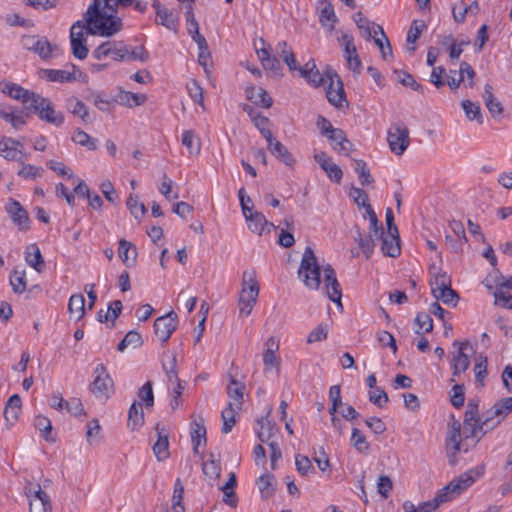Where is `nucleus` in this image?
<instances>
[{
	"mask_svg": "<svg viewBox=\"0 0 512 512\" xmlns=\"http://www.w3.org/2000/svg\"><path fill=\"white\" fill-rule=\"evenodd\" d=\"M133 2H93L84 14L83 21L91 35L111 36L119 32L122 22L117 14L118 5L127 6Z\"/></svg>",
	"mask_w": 512,
	"mask_h": 512,
	"instance_id": "1",
	"label": "nucleus"
},
{
	"mask_svg": "<svg viewBox=\"0 0 512 512\" xmlns=\"http://www.w3.org/2000/svg\"><path fill=\"white\" fill-rule=\"evenodd\" d=\"M92 56L97 60H111L118 62H146L149 59V52L143 45H127L123 41H106L96 47Z\"/></svg>",
	"mask_w": 512,
	"mask_h": 512,
	"instance_id": "2",
	"label": "nucleus"
},
{
	"mask_svg": "<svg viewBox=\"0 0 512 512\" xmlns=\"http://www.w3.org/2000/svg\"><path fill=\"white\" fill-rule=\"evenodd\" d=\"M298 276L307 288L319 289L321 284V268L310 246H307L304 250L298 269Z\"/></svg>",
	"mask_w": 512,
	"mask_h": 512,
	"instance_id": "3",
	"label": "nucleus"
},
{
	"mask_svg": "<svg viewBox=\"0 0 512 512\" xmlns=\"http://www.w3.org/2000/svg\"><path fill=\"white\" fill-rule=\"evenodd\" d=\"M27 109L36 113L41 121L53 126L60 127L64 123L63 112L56 110L52 101L40 94L33 96V101L27 106Z\"/></svg>",
	"mask_w": 512,
	"mask_h": 512,
	"instance_id": "4",
	"label": "nucleus"
},
{
	"mask_svg": "<svg viewBox=\"0 0 512 512\" xmlns=\"http://www.w3.org/2000/svg\"><path fill=\"white\" fill-rule=\"evenodd\" d=\"M91 35L88 32V25L83 20L76 21L70 28V43L72 54L75 58L83 60L88 56L86 37Z\"/></svg>",
	"mask_w": 512,
	"mask_h": 512,
	"instance_id": "5",
	"label": "nucleus"
},
{
	"mask_svg": "<svg viewBox=\"0 0 512 512\" xmlns=\"http://www.w3.org/2000/svg\"><path fill=\"white\" fill-rule=\"evenodd\" d=\"M91 392L99 399H108L114 392V382L104 364H98L94 370Z\"/></svg>",
	"mask_w": 512,
	"mask_h": 512,
	"instance_id": "6",
	"label": "nucleus"
},
{
	"mask_svg": "<svg viewBox=\"0 0 512 512\" xmlns=\"http://www.w3.org/2000/svg\"><path fill=\"white\" fill-rule=\"evenodd\" d=\"M512 412V399L509 397L498 400L490 409L483 413V425L488 429L496 428L509 413Z\"/></svg>",
	"mask_w": 512,
	"mask_h": 512,
	"instance_id": "7",
	"label": "nucleus"
},
{
	"mask_svg": "<svg viewBox=\"0 0 512 512\" xmlns=\"http://www.w3.org/2000/svg\"><path fill=\"white\" fill-rule=\"evenodd\" d=\"M390 150L396 155H402L410 144L409 130L403 123H395L387 132Z\"/></svg>",
	"mask_w": 512,
	"mask_h": 512,
	"instance_id": "8",
	"label": "nucleus"
},
{
	"mask_svg": "<svg viewBox=\"0 0 512 512\" xmlns=\"http://www.w3.org/2000/svg\"><path fill=\"white\" fill-rule=\"evenodd\" d=\"M474 481L473 476L466 472L450 481L438 493L449 502L469 488Z\"/></svg>",
	"mask_w": 512,
	"mask_h": 512,
	"instance_id": "9",
	"label": "nucleus"
},
{
	"mask_svg": "<svg viewBox=\"0 0 512 512\" xmlns=\"http://www.w3.org/2000/svg\"><path fill=\"white\" fill-rule=\"evenodd\" d=\"M23 47L33 51L42 59H48L53 52L57 50V46L51 44L47 38L38 35L24 36L22 39Z\"/></svg>",
	"mask_w": 512,
	"mask_h": 512,
	"instance_id": "10",
	"label": "nucleus"
},
{
	"mask_svg": "<svg viewBox=\"0 0 512 512\" xmlns=\"http://www.w3.org/2000/svg\"><path fill=\"white\" fill-rule=\"evenodd\" d=\"M461 424L458 420L453 418L452 423L450 424L448 436L446 438V450L447 456L449 460V464L454 466L457 462V453L461 449Z\"/></svg>",
	"mask_w": 512,
	"mask_h": 512,
	"instance_id": "11",
	"label": "nucleus"
},
{
	"mask_svg": "<svg viewBox=\"0 0 512 512\" xmlns=\"http://www.w3.org/2000/svg\"><path fill=\"white\" fill-rule=\"evenodd\" d=\"M30 512H51L52 505L48 494L42 490L39 484L31 485L28 488Z\"/></svg>",
	"mask_w": 512,
	"mask_h": 512,
	"instance_id": "12",
	"label": "nucleus"
},
{
	"mask_svg": "<svg viewBox=\"0 0 512 512\" xmlns=\"http://www.w3.org/2000/svg\"><path fill=\"white\" fill-rule=\"evenodd\" d=\"M326 76L330 80L329 86L326 90L328 102L337 108L342 107L343 102H346L342 81L338 74L333 70H328Z\"/></svg>",
	"mask_w": 512,
	"mask_h": 512,
	"instance_id": "13",
	"label": "nucleus"
},
{
	"mask_svg": "<svg viewBox=\"0 0 512 512\" xmlns=\"http://www.w3.org/2000/svg\"><path fill=\"white\" fill-rule=\"evenodd\" d=\"M178 325V318L174 311L158 317L154 322V332L160 341L167 342Z\"/></svg>",
	"mask_w": 512,
	"mask_h": 512,
	"instance_id": "14",
	"label": "nucleus"
},
{
	"mask_svg": "<svg viewBox=\"0 0 512 512\" xmlns=\"http://www.w3.org/2000/svg\"><path fill=\"white\" fill-rule=\"evenodd\" d=\"M324 272V288L327 297L338 306L342 307L341 298L342 290L341 286L336 278L335 270L331 265H327L323 268Z\"/></svg>",
	"mask_w": 512,
	"mask_h": 512,
	"instance_id": "15",
	"label": "nucleus"
},
{
	"mask_svg": "<svg viewBox=\"0 0 512 512\" xmlns=\"http://www.w3.org/2000/svg\"><path fill=\"white\" fill-rule=\"evenodd\" d=\"M453 346H457L458 350L451 360V368L453 370V378L450 380L451 382H455L456 377H458L461 373L465 372L470 366L469 357L464 352L465 349L469 346V342H460L458 340H455L453 342Z\"/></svg>",
	"mask_w": 512,
	"mask_h": 512,
	"instance_id": "16",
	"label": "nucleus"
},
{
	"mask_svg": "<svg viewBox=\"0 0 512 512\" xmlns=\"http://www.w3.org/2000/svg\"><path fill=\"white\" fill-rule=\"evenodd\" d=\"M5 210L19 230L26 231L29 229L28 213L19 201L10 198L5 205Z\"/></svg>",
	"mask_w": 512,
	"mask_h": 512,
	"instance_id": "17",
	"label": "nucleus"
},
{
	"mask_svg": "<svg viewBox=\"0 0 512 512\" xmlns=\"http://www.w3.org/2000/svg\"><path fill=\"white\" fill-rule=\"evenodd\" d=\"M259 295V286L256 282L251 283L247 288H243L239 298V311L241 315L251 314Z\"/></svg>",
	"mask_w": 512,
	"mask_h": 512,
	"instance_id": "18",
	"label": "nucleus"
},
{
	"mask_svg": "<svg viewBox=\"0 0 512 512\" xmlns=\"http://www.w3.org/2000/svg\"><path fill=\"white\" fill-rule=\"evenodd\" d=\"M156 12V22L169 30L176 31L178 24V12L174 9L167 8L161 2H153Z\"/></svg>",
	"mask_w": 512,
	"mask_h": 512,
	"instance_id": "19",
	"label": "nucleus"
},
{
	"mask_svg": "<svg viewBox=\"0 0 512 512\" xmlns=\"http://www.w3.org/2000/svg\"><path fill=\"white\" fill-rule=\"evenodd\" d=\"M0 89L2 93L9 95L11 98L21 100L26 107L33 101V96L37 95L35 92L26 90L20 85L8 81H1Z\"/></svg>",
	"mask_w": 512,
	"mask_h": 512,
	"instance_id": "20",
	"label": "nucleus"
},
{
	"mask_svg": "<svg viewBox=\"0 0 512 512\" xmlns=\"http://www.w3.org/2000/svg\"><path fill=\"white\" fill-rule=\"evenodd\" d=\"M243 215L247 221L248 228L253 233L261 235L263 233H269L272 228H274L273 223L267 221L261 212L252 211V208Z\"/></svg>",
	"mask_w": 512,
	"mask_h": 512,
	"instance_id": "21",
	"label": "nucleus"
},
{
	"mask_svg": "<svg viewBox=\"0 0 512 512\" xmlns=\"http://www.w3.org/2000/svg\"><path fill=\"white\" fill-rule=\"evenodd\" d=\"M157 433V441L154 443L152 449L159 461H163L169 457V440L167 430L157 423L155 426Z\"/></svg>",
	"mask_w": 512,
	"mask_h": 512,
	"instance_id": "22",
	"label": "nucleus"
},
{
	"mask_svg": "<svg viewBox=\"0 0 512 512\" xmlns=\"http://www.w3.org/2000/svg\"><path fill=\"white\" fill-rule=\"evenodd\" d=\"M326 137L335 151L348 155L352 150L353 144L347 139L342 129L335 128Z\"/></svg>",
	"mask_w": 512,
	"mask_h": 512,
	"instance_id": "23",
	"label": "nucleus"
},
{
	"mask_svg": "<svg viewBox=\"0 0 512 512\" xmlns=\"http://www.w3.org/2000/svg\"><path fill=\"white\" fill-rule=\"evenodd\" d=\"M267 141V148L280 161L287 166H292L295 163V159L289 150L273 136Z\"/></svg>",
	"mask_w": 512,
	"mask_h": 512,
	"instance_id": "24",
	"label": "nucleus"
},
{
	"mask_svg": "<svg viewBox=\"0 0 512 512\" xmlns=\"http://www.w3.org/2000/svg\"><path fill=\"white\" fill-rule=\"evenodd\" d=\"M245 94L248 100L252 101L255 105L270 108L273 100L268 92L262 87L250 86L245 89Z\"/></svg>",
	"mask_w": 512,
	"mask_h": 512,
	"instance_id": "25",
	"label": "nucleus"
},
{
	"mask_svg": "<svg viewBox=\"0 0 512 512\" xmlns=\"http://www.w3.org/2000/svg\"><path fill=\"white\" fill-rule=\"evenodd\" d=\"M443 503H446V499L437 492L433 499L423 502L417 507L413 503L406 501L403 508L405 512H436Z\"/></svg>",
	"mask_w": 512,
	"mask_h": 512,
	"instance_id": "26",
	"label": "nucleus"
},
{
	"mask_svg": "<svg viewBox=\"0 0 512 512\" xmlns=\"http://www.w3.org/2000/svg\"><path fill=\"white\" fill-rule=\"evenodd\" d=\"M324 3L325 5L322 8H318L319 22L323 28L328 31H333L335 24L338 22V18L331 2Z\"/></svg>",
	"mask_w": 512,
	"mask_h": 512,
	"instance_id": "27",
	"label": "nucleus"
},
{
	"mask_svg": "<svg viewBox=\"0 0 512 512\" xmlns=\"http://www.w3.org/2000/svg\"><path fill=\"white\" fill-rule=\"evenodd\" d=\"M480 8L478 2H471L469 5L466 2H458L452 7V14L455 22L463 23L468 14L476 15Z\"/></svg>",
	"mask_w": 512,
	"mask_h": 512,
	"instance_id": "28",
	"label": "nucleus"
},
{
	"mask_svg": "<svg viewBox=\"0 0 512 512\" xmlns=\"http://www.w3.org/2000/svg\"><path fill=\"white\" fill-rule=\"evenodd\" d=\"M382 239L381 250L384 255L395 258L400 255V237L399 233L388 234L386 236L379 237Z\"/></svg>",
	"mask_w": 512,
	"mask_h": 512,
	"instance_id": "29",
	"label": "nucleus"
},
{
	"mask_svg": "<svg viewBox=\"0 0 512 512\" xmlns=\"http://www.w3.org/2000/svg\"><path fill=\"white\" fill-rule=\"evenodd\" d=\"M490 429L483 425V416L481 421L474 422H463V428L461 430L465 439L477 438L478 442Z\"/></svg>",
	"mask_w": 512,
	"mask_h": 512,
	"instance_id": "30",
	"label": "nucleus"
},
{
	"mask_svg": "<svg viewBox=\"0 0 512 512\" xmlns=\"http://www.w3.org/2000/svg\"><path fill=\"white\" fill-rule=\"evenodd\" d=\"M299 73L308 81V83L315 87L322 85L324 82V78L316 68L314 60L308 61L301 69H299Z\"/></svg>",
	"mask_w": 512,
	"mask_h": 512,
	"instance_id": "31",
	"label": "nucleus"
},
{
	"mask_svg": "<svg viewBox=\"0 0 512 512\" xmlns=\"http://www.w3.org/2000/svg\"><path fill=\"white\" fill-rule=\"evenodd\" d=\"M6 136L0 138V156L8 161H17L23 163L26 154L16 146L6 143Z\"/></svg>",
	"mask_w": 512,
	"mask_h": 512,
	"instance_id": "32",
	"label": "nucleus"
},
{
	"mask_svg": "<svg viewBox=\"0 0 512 512\" xmlns=\"http://www.w3.org/2000/svg\"><path fill=\"white\" fill-rule=\"evenodd\" d=\"M25 260L29 266L37 272H41L45 267V262L39 247L36 244H30L25 250Z\"/></svg>",
	"mask_w": 512,
	"mask_h": 512,
	"instance_id": "33",
	"label": "nucleus"
},
{
	"mask_svg": "<svg viewBox=\"0 0 512 512\" xmlns=\"http://www.w3.org/2000/svg\"><path fill=\"white\" fill-rule=\"evenodd\" d=\"M66 109L73 115L79 117L83 122L89 120V109L84 102L75 96H71L65 101Z\"/></svg>",
	"mask_w": 512,
	"mask_h": 512,
	"instance_id": "34",
	"label": "nucleus"
},
{
	"mask_svg": "<svg viewBox=\"0 0 512 512\" xmlns=\"http://www.w3.org/2000/svg\"><path fill=\"white\" fill-rule=\"evenodd\" d=\"M118 254L126 267L131 268L136 264L137 251L130 242L121 239L119 241Z\"/></svg>",
	"mask_w": 512,
	"mask_h": 512,
	"instance_id": "35",
	"label": "nucleus"
},
{
	"mask_svg": "<svg viewBox=\"0 0 512 512\" xmlns=\"http://www.w3.org/2000/svg\"><path fill=\"white\" fill-rule=\"evenodd\" d=\"M259 429L257 431V437L262 443H271V439L274 437L278 428L268 419V415L257 421Z\"/></svg>",
	"mask_w": 512,
	"mask_h": 512,
	"instance_id": "36",
	"label": "nucleus"
},
{
	"mask_svg": "<svg viewBox=\"0 0 512 512\" xmlns=\"http://www.w3.org/2000/svg\"><path fill=\"white\" fill-rule=\"evenodd\" d=\"M21 411V398L18 394H13L9 397L4 408V418L6 422L13 424L19 416Z\"/></svg>",
	"mask_w": 512,
	"mask_h": 512,
	"instance_id": "37",
	"label": "nucleus"
},
{
	"mask_svg": "<svg viewBox=\"0 0 512 512\" xmlns=\"http://www.w3.org/2000/svg\"><path fill=\"white\" fill-rule=\"evenodd\" d=\"M483 99L492 117H498L503 113L502 104L493 95L492 86L490 84H486L484 87Z\"/></svg>",
	"mask_w": 512,
	"mask_h": 512,
	"instance_id": "38",
	"label": "nucleus"
},
{
	"mask_svg": "<svg viewBox=\"0 0 512 512\" xmlns=\"http://www.w3.org/2000/svg\"><path fill=\"white\" fill-rule=\"evenodd\" d=\"M245 386L242 382L231 378L230 383L227 386V394L230 398L229 402H233L237 409L242 408L243 394Z\"/></svg>",
	"mask_w": 512,
	"mask_h": 512,
	"instance_id": "39",
	"label": "nucleus"
},
{
	"mask_svg": "<svg viewBox=\"0 0 512 512\" xmlns=\"http://www.w3.org/2000/svg\"><path fill=\"white\" fill-rule=\"evenodd\" d=\"M191 441L193 444V451L196 454L199 452L201 442L204 444L206 443V428L202 418L199 422L193 421L191 424Z\"/></svg>",
	"mask_w": 512,
	"mask_h": 512,
	"instance_id": "40",
	"label": "nucleus"
},
{
	"mask_svg": "<svg viewBox=\"0 0 512 512\" xmlns=\"http://www.w3.org/2000/svg\"><path fill=\"white\" fill-rule=\"evenodd\" d=\"M426 23L424 20H413L412 24L407 32L406 42L407 49L411 52L416 50L414 44L420 38V35L424 29H426Z\"/></svg>",
	"mask_w": 512,
	"mask_h": 512,
	"instance_id": "41",
	"label": "nucleus"
},
{
	"mask_svg": "<svg viewBox=\"0 0 512 512\" xmlns=\"http://www.w3.org/2000/svg\"><path fill=\"white\" fill-rule=\"evenodd\" d=\"M144 424V413L141 402H134L128 411L127 425L132 430L140 428Z\"/></svg>",
	"mask_w": 512,
	"mask_h": 512,
	"instance_id": "42",
	"label": "nucleus"
},
{
	"mask_svg": "<svg viewBox=\"0 0 512 512\" xmlns=\"http://www.w3.org/2000/svg\"><path fill=\"white\" fill-rule=\"evenodd\" d=\"M0 117L10 123L15 130L22 129L26 124V116L24 112L20 110L6 111L4 109H0Z\"/></svg>",
	"mask_w": 512,
	"mask_h": 512,
	"instance_id": "43",
	"label": "nucleus"
},
{
	"mask_svg": "<svg viewBox=\"0 0 512 512\" xmlns=\"http://www.w3.org/2000/svg\"><path fill=\"white\" fill-rule=\"evenodd\" d=\"M202 471L209 483L212 485L219 477L221 473V464L219 460L213 458V454L210 455V459L206 460L202 464Z\"/></svg>",
	"mask_w": 512,
	"mask_h": 512,
	"instance_id": "44",
	"label": "nucleus"
},
{
	"mask_svg": "<svg viewBox=\"0 0 512 512\" xmlns=\"http://www.w3.org/2000/svg\"><path fill=\"white\" fill-rule=\"evenodd\" d=\"M181 141L191 155H198L201 150L200 138L193 130H185L182 133Z\"/></svg>",
	"mask_w": 512,
	"mask_h": 512,
	"instance_id": "45",
	"label": "nucleus"
},
{
	"mask_svg": "<svg viewBox=\"0 0 512 512\" xmlns=\"http://www.w3.org/2000/svg\"><path fill=\"white\" fill-rule=\"evenodd\" d=\"M68 310L71 317L74 316L76 320L81 319L85 313L84 296L82 294L72 295L68 302Z\"/></svg>",
	"mask_w": 512,
	"mask_h": 512,
	"instance_id": "46",
	"label": "nucleus"
},
{
	"mask_svg": "<svg viewBox=\"0 0 512 512\" xmlns=\"http://www.w3.org/2000/svg\"><path fill=\"white\" fill-rule=\"evenodd\" d=\"M237 409L233 402H228L227 407L221 412V418L223 421L222 432L224 434L229 433L236 423L235 416Z\"/></svg>",
	"mask_w": 512,
	"mask_h": 512,
	"instance_id": "47",
	"label": "nucleus"
},
{
	"mask_svg": "<svg viewBox=\"0 0 512 512\" xmlns=\"http://www.w3.org/2000/svg\"><path fill=\"white\" fill-rule=\"evenodd\" d=\"M71 139L76 144L84 146L90 151H94L97 149L98 140L96 138H92L89 134H87L80 128H77L74 131Z\"/></svg>",
	"mask_w": 512,
	"mask_h": 512,
	"instance_id": "48",
	"label": "nucleus"
},
{
	"mask_svg": "<svg viewBox=\"0 0 512 512\" xmlns=\"http://www.w3.org/2000/svg\"><path fill=\"white\" fill-rule=\"evenodd\" d=\"M375 236L373 234L364 235L360 229H357L355 235V241L358 243L359 247L362 249L363 253L366 257H370L373 252L375 246Z\"/></svg>",
	"mask_w": 512,
	"mask_h": 512,
	"instance_id": "49",
	"label": "nucleus"
},
{
	"mask_svg": "<svg viewBox=\"0 0 512 512\" xmlns=\"http://www.w3.org/2000/svg\"><path fill=\"white\" fill-rule=\"evenodd\" d=\"M118 97L120 104L128 107L140 106L147 100L145 94L133 93L129 91H121Z\"/></svg>",
	"mask_w": 512,
	"mask_h": 512,
	"instance_id": "50",
	"label": "nucleus"
},
{
	"mask_svg": "<svg viewBox=\"0 0 512 512\" xmlns=\"http://www.w3.org/2000/svg\"><path fill=\"white\" fill-rule=\"evenodd\" d=\"M187 30L194 42H196L199 51H209L206 39L199 32V25L195 19L187 21Z\"/></svg>",
	"mask_w": 512,
	"mask_h": 512,
	"instance_id": "51",
	"label": "nucleus"
},
{
	"mask_svg": "<svg viewBox=\"0 0 512 512\" xmlns=\"http://www.w3.org/2000/svg\"><path fill=\"white\" fill-rule=\"evenodd\" d=\"M163 370L166 373L167 379L169 382H173L177 380L178 371H177V360L174 354H165L162 362Z\"/></svg>",
	"mask_w": 512,
	"mask_h": 512,
	"instance_id": "52",
	"label": "nucleus"
},
{
	"mask_svg": "<svg viewBox=\"0 0 512 512\" xmlns=\"http://www.w3.org/2000/svg\"><path fill=\"white\" fill-rule=\"evenodd\" d=\"M354 170L358 174L361 185H369L374 182V179L370 173L369 168L364 160H354Z\"/></svg>",
	"mask_w": 512,
	"mask_h": 512,
	"instance_id": "53",
	"label": "nucleus"
},
{
	"mask_svg": "<svg viewBox=\"0 0 512 512\" xmlns=\"http://www.w3.org/2000/svg\"><path fill=\"white\" fill-rule=\"evenodd\" d=\"M48 80L53 82H73L76 80L75 74L66 70L48 69L45 71Z\"/></svg>",
	"mask_w": 512,
	"mask_h": 512,
	"instance_id": "54",
	"label": "nucleus"
},
{
	"mask_svg": "<svg viewBox=\"0 0 512 512\" xmlns=\"http://www.w3.org/2000/svg\"><path fill=\"white\" fill-rule=\"evenodd\" d=\"M353 20L357 27L362 31V36L366 39H370L373 32V26L377 25L370 22L361 12L355 13L353 15Z\"/></svg>",
	"mask_w": 512,
	"mask_h": 512,
	"instance_id": "55",
	"label": "nucleus"
},
{
	"mask_svg": "<svg viewBox=\"0 0 512 512\" xmlns=\"http://www.w3.org/2000/svg\"><path fill=\"white\" fill-rule=\"evenodd\" d=\"M141 345H142V337H141L140 333H138L135 330H131L120 341V343L117 346V349L120 352H123L128 346L137 348Z\"/></svg>",
	"mask_w": 512,
	"mask_h": 512,
	"instance_id": "56",
	"label": "nucleus"
},
{
	"mask_svg": "<svg viewBox=\"0 0 512 512\" xmlns=\"http://www.w3.org/2000/svg\"><path fill=\"white\" fill-rule=\"evenodd\" d=\"M10 284L12 286V290L21 294L26 290V273L24 270L18 271L13 270L10 276Z\"/></svg>",
	"mask_w": 512,
	"mask_h": 512,
	"instance_id": "57",
	"label": "nucleus"
},
{
	"mask_svg": "<svg viewBox=\"0 0 512 512\" xmlns=\"http://www.w3.org/2000/svg\"><path fill=\"white\" fill-rule=\"evenodd\" d=\"M438 302L439 300L442 301L446 305L450 306H456L459 300V296L456 293L455 290L451 288V286L441 289L440 291L436 292V295H433Z\"/></svg>",
	"mask_w": 512,
	"mask_h": 512,
	"instance_id": "58",
	"label": "nucleus"
},
{
	"mask_svg": "<svg viewBox=\"0 0 512 512\" xmlns=\"http://www.w3.org/2000/svg\"><path fill=\"white\" fill-rule=\"evenodd\" d=\"M462 108L469 120H476L479 124L483 122L480 106L470 100L462 101Z\"/></svg>",
	"mask_w": 512,
	"mask_h": 512,
	"instance_id": "59",
	"label": "nucleus"
},
{
	"mask_svg": "<svg viewBox=\"0 0 512 512\" xmlns=\"http://www.w3.org/2000/svg\"><path fill=\"white\" fill-rule=\"evenodd\" d=\"M126 205L130 213L136 219H141L146 213V208L144 204L138 201V197L136 195L130 194L126 201Z\"/></svg>",
	"mask_w": 512,
	"mask_h": 512,
	"instance_id": "60",
	"label": "nucleus"
},
{
	"mask_svg": "<svg viewBox=\"0 0 512 512\" xmlns=\"http://www.w3.org/2000/svg\"><path fill=\"white\" fill-rule=\"evenodd\" d=\"M88 101H91L100 111L106 112L109 111L111 106V101L105 97L100 92L91 91L88 96H86Z\"/></svg>",
	"mask_w": 512,
	"mask_h": 512,
	"instance_id": "61",
	"label": "nucleus"
},
{
	"mask_svg": "<svg viewBox=\"0 0 512 512\" xmlns=\"http://www.w3.org/2000/svg\"><path fill=\"white\" fill-rule=\"evenodd\" d=\"M295 465L297 471L303 476L315 473V469L307 456L297 454L295 456Z\"/></svg>",
	"mask_w": 512,
	"mask_h": 512,
	"instance_id": "62",
	"label": "nucleus"
},
{
	"mask_svg": "<svg viewBox=\"0 0 512 512\" xmlns=\"http://www.w3.org/2000/svg\"><path fill=\"white\" fill-rule=\"evenodd\" d=\"M138 397L141 403H144L146 408H151L154 405V394L152 382L147 381L138 391Z\"/></svg>",
	"mask_w": 512,
	"mask_h": 512,
	"instance_id": "63",
	"label": "nucleus"
},
{
	"mask_svg": "<svg viewBox=\"0 0 512 512\" xmlns=\"http://www.w3.org/2000/svg\"><path fill=\"white\" fill-rule=\"evenodd\" d=\"M430 286L432 295H436V292L451 286V281L445 272H439L430 281Z\"/></svg>",
	"mask_w": 512,
	"mask_h": 512,
	"instance_id": "64",
	"label": "nucleus"
}]
</instances>
